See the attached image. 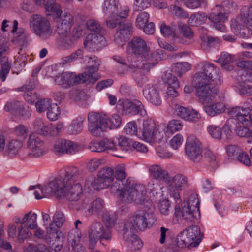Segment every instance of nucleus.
I'll list each match as a JSON object with an SVG mask.
<instances>
[{"label": "nucleus", "mask_w": 252, "mask_h": 252, "mask_svg": "<svg viewBox=\"0 0 252 252\" xmlns=\"http://www.w3.org/2000/svg\"><path fill=\"white\" fill-rule=\"evenodd\" d=\"M149 172L151 176L154 179L163 181L165 184L170 176L166 170L163 169L160 165L158 164L151 166L149 168Z\"/></svg>", "instance_id": "nucleus-32"}, {"label": "nucleus", "mask_w": 252, "mask_h": 252, "mask_svg": "<svg viewBox=\"0 0 252 252\" xmlns=\"http://www.w3.org/2000/svg\"><path fill=\"white\" fill-rule=\"evenodd\" d=\"M78 145L72 141L66 139H58L56 141L54 151L57 154H74L79 151Z\"/></svg>", "instance_id": "nucleus-23"}, {"label": "nucleus", "mask_w": 252, "mask_h": 252, "mask_svg": "<svg viewBox=\"0 0 252 252\" xmlns=\"http://www.w3.org/2000/svg\"><path fill=\"white\" fill-rule=\"evenodd\" d=\"M45 6L46 11L50 12L48 13L49 15L54 14L59 16L62 13L60 6L56 3L54 0H48Z\"/></svg>", "instance_id": "nucleus-47"}, {"label": "nucleus", "mask_w": 252, "mask_h": 252, "mask_svg": "<svg viewBox=\"0 0 252 252\" xmlns=\"http://www.w3.org/2000/svg\"><path fill=\"white\" fill-rule=\"evenodd\" d=\"M84 118L82 117H77L73 119L67 127V132L72 135H77L80 133L83 128Z\"/></svg>", "instance_id": "nucleus-35"}, {"label": "nucleus", "mask_w": 252, "mask_h": 252, "mask_svg": "<svg viewBox=\"0 0 252 252\" xmlns=\"http://www.w3.org/2000/svg\"><path fill=\"white\" fill-rule=\"evenodd\" d=\"M24 252H50L48 248L42 244L36 245L30 244L24 250Z\"/></svg>", "instance_id": "nucleus-58"}, {"label": "nucleus", "mask_w": 252, "mask_h": 252, "mask_svg": "<svg viewBox=\"0 0 252 252\" xmlns=\"http://www.w3.org/2000/svg\"><path fill=\"white\" fill-rule=\"evenodd\" d=\"M103 9L106 14L117 13L119 9V3L116 0H105Z\"/></svg>", "instance_id": "nucleus-43"}, {"label": "nucleus", "mask_w": 252, "mask_h": 252, "mask_svg": "<svg viewBox=\"0 0 252 252\" xmlns=\"http://www.w3.org/2000/svg\"><path fill=\"white\" fill-rule=\"evenodd\" d=\"M22 145V143L20 140H11L7 144L5 152L8 156L13 157L18 153Z\"/></svg>", "instance_id": "nucleus-38"}, {"label": "nucleus", "mask_w": 252, "mask_h": 252, "mask_svg": "<svg viewBox=\"0 0 252 252\" xmlns=\"http://www.w3.org/2000/svg\"><path fill=\"white\" fill-rule=\"evenodd\" d=\"M203 234L197 225L188 227L177 236V245L181 248L197 247L203 238Z\"/></svg>", "instance_id": "nucleus-7"}, {"label": "nucleus", "mask_w": 252, "mask_h": 252, "mask_svg": "<svg viewBox=\"0 0 252 252\" xmlns=\"http://www.w3.org/2000/svg\"><path fill=\"white\" fill-rule=\"evenodd\" d=\"M196 89V95L199 101L202 103H208L212 100L218 93V89L216 87H211L210 82L203 81H194ZM212 85H214L213 83Z\"/></svg>", "instance_id": "nucleus-17"}, {"label": "nucleus", "mask_w": 252, "mask_h": 252, "mask_svg": "<svg viewBox=\"0 0 252 252\" xmlns=\"http://www.w3.org/2000/svg\"><path fill=\"white\" fill-rule=\"evenodd\" d=\"M203 109L208 116L214 117L223 113L225 110V105L221 102L208 103L203 106Z\"/></svg>", "instance_id": "nucleus-33"}, {"label": "nucleus", "mask_w": 252, "mask_h": 252, "mask_svg": "<svg viewBox=\"0 0 252 252\" xmlns=\"http://www.w3.org/2000/svg\"><path fill=\"white\" fill-rule=\"evenodd\" d=\"M250 28H252V0L250 6H243L241 10V14L235 19L231 20V29L235 34L241 33L242 30L248 31L250 33Z\"/></svg>", "instance_id": "nucleus-9"}, {"label": "nucleus", "mask_w": 252, "mask_h": 252, "mask_svg": "<svg viewBox=\"0 0 252 252\" xmlns=\"http://www.w3.org/2000/svg\"><path fill=\"white\" fill-rule=\"evenodd\" d=\"M117 106L121 107L123 113L126 115L135 116L139 114L144 117L147 115L144 105L137 99H120Z\"/></svg>", "instance_id": "nucleus-15"}, {"label": "nucleus", "mask_w": 252, "mask_h": 252, "mask_svg": "<svg viewBox=\"0 0 252 252\" xmlns=\"http://www.w3.org/2000/svg\"><path fill=\"white\" fill-rule=\"evenodd\" d=\"M77 168L68 167L61 170L59 176L45 185L50 195L53 194L57 198L63 197L65 183L70 182L76 178Z\"/></svg>", "instance_id": "nucleus-6"}, {"label": "nucleus", "mask_w": 252, "mask_h": 252, "mask_svg": "<svg viewBox=\"0 0 252 252\" xmlns=\"http://www.w3.org/2000/svg\"><path fill=\"white\" fill-rule=\"evenodd\" d=\"M228 12L220 9V12H212L209 16V19L214 24V27L222 32L225 31L226 28L224 23L228 20Z\"/></svg>", "instance_id": "nucleus-29"}, {"label": "nucleus", "mask_w": 252, "mask_h": 252, "mask_svg": "<svg viewBox=\"0 0 252 252\" xmlns=\"http://www.w3.org/2000/svg\"><path fill=\"white\" fill-rule=\"evenodd\" d=\"M142 62L138 63V66L133 68L131 71L132 78L137 84L140 86L148 81V77L144 74V71L140 68Z\"/></svg>", "instance_id": "nucleus-36"}, {"label": "nucleus", "mask_w": 252, "mask_h": 252, "mask_svg": "<svg viewBox=\"0 0 252 252\" xmlns=\"http://www.w3.org/2000/svg\"><path fill=\"white\" fill-rule=\"evenodd\" d=\"M34 84L30 82L28 85H23L20 88V91H25L24 97L26 101L33 104L37 99V95L33 90L34 88Z\"/></svg>", "instance_id": "nucleus-34"}, {"label": "nucleus", "mask_w": 252, "mask_h": 252, "mask_svg": "<svg viewBox=\"0 0 252 252\" xmlns=\"http://www.w3.org/2000/svg\"><path fill=\"white\" fill-rule=\"evenodd\" d=\"M226 152L228 156L232 159H236L241 163L246 165L250 166L251 161L248 154L241 150L237 145H230L226 148Z\"/></svg>", "instance_id": "nucleus-26"}, {"label": "nucleus", "mask_w": 252, "mask_h": 252, "mask_svg": "<svg viewBox=\"0 0 252 252\" xmlns=\"http://www.w3.org/2000/svg\"><path fill=\"white\" fill-rule=\"evenodd\" d=\"M24 109V108L23 107L22 103L15 100L8 101L4 107V110L5 111L12 113H19L22 115H23V111Z\"/></svg>", "instance_id": "nucleus-39"}, {"label": "nucleus", "mask_w": 252, "mask_h": 252, "mask_svg": "<svg viewBox=\"0 0 252 252\" xmlns=\"http://www.w3.org/2000/svg\"><path fill=\"white\" fill-rule=\"evenodd\" d=\"M144 98L152 104L158 106L162 103V100L158 89L153 84H147L143 89Z\"/></svg>", "instance_id": "nucleus-24"}, {"label": "nucleus", "mask_w": 252, "mask_h": 252, "mask_svg": "<svg viewBox=\"0 0 252 252\" xmlns=\"http://www.w3.org/2000/svg\"><path fill=\"white\" fill-rule=\"evenodd\" d=\"M89 238V248L94 250L98 240H109L111 238V232L107 229H105L102 223L95 221L93 222L88 230Z\"/></svg>", "instance_id": "nucleus-14"}, {"label": "nucleus", "mask_w": 252, "mask_h": 252, "mask_svg": "<svg viewBox=\"0 0 252 252\" xmlns=\"http://www.w3.org/2000/svg\"><path fill=\"white\" fill-rule=\"evenodd\" d=\"M30 26L34 33L42 40L53 35V29L50 21L39 14H33L30 18Z\"/></svg>", "instance_id": "nucleus-10"}, {"label": "nucleus", "mask_w": 252, "mask_h": 252, "mask_svg": "<svg viewBox=\"0 0 252 252\" xmlns=\"http://www.w3.org/2000/svg\"><path fill=\"white\" fill-rule=\"evenodd\" d=\"M103 142L102 140L100 141H92L89 145V149L94 152H105V149Z\"/></svg>", "instance_id": "nucleus-63"}, {"label": "nucleus", "mask_w": 252, "mask_h": 252, "mask_svg": "<svg viewBox=\"0 0 252 252\" xmlns=\"http://www.w3.org/2000/svg\"><path fill=\"white\" fill-rule=\"evenodd\" d=\"M220 40L218 37H208L206 40L201 43L202 48L204 50H208L212 48H218L220 44Z\"/></svg>", "instance_id": "nucleus-48"}, {"label": "nucleus", "mask_w": 252, "mask_h": 252, "mask_svg": "<svg viewBox=\"0 0 252 252\" xmlns=\"http://www.w3.org/2000/svg\"><path fill=\"white\" fill-rule=\"evenodd\" d=\"M30 190H35L34 195L36 199L39 200L48 197L50 194L45 186L41 187L40 185L36 186H30Z\"/></svg>", "instance_id": "nucleus-45"}, {"label": "nucleus", "mask_w": 252, "mask_h": 252, "mask_svg": "<svg viewBox=\"0 0 252 252\" xmlns=\"http://www.w3.org/2000/svg\"><path fill=\"white\" fill-rule=\"evenodd\" d=\"M102 220L107 227L112 228L116 224L117 217L114 213L106 211L102 214Z\"/></svg>", "instance_id": "nucleus-44"}, {"label": "nucleus", "mask_w": 252, "mask_h": 252, "mask_svg": "<svg viewBox=\"0 0 252 252\" xmlns=\"http://www.w3.org/2000/svg\"><path fill=\"white\" fill-rule=\"evenodd\" d=\"M81 235L78 232L69 233L68 241L75 252H84L85 248L80 243Z\"/></svg>", "instance_id": "nucleus-37"}, {"label": "nucleus", "mask_w": 252, "mask_h": 252, "mask_svg": "<svg viewBox=\"0 0 252 252\" xmlns=\"http://www.w3.org/2000/svg\"><path fill=\"white\" fill-rule=\"evenodd\" d=\"M252 103V99L249 98L247 100V105L246 107L236 106L231 108L229 114L234 117H236L238 121L243 125L248 126L247 118L248 114L251 112L250 104Z\"/></svg>", "instance_id": "nucleus-27"}, {"label": "nucleus", "mask_w": 252, "mask_h": 252, "mask_svg": "<svg viewBox=\"0 0 252 252\" xmlns=\"http://www.w3.org/2000/svg\"><path fill=\"white\" fill-rule=\"evenodd\" d=\"M169 10L174 16L181 18H187L189 17L188 13L181 7L176 5H171Z\"/></svg>", "instance_id": "nucleus-56"}, {"label": "nucleus", "mask_w": 252, "mask_h": 252, "mask_svg": "<svg viewBox=\"0 0 252 252\" xmlns=\"http://www.w3.org/2000/svg\"><path fill=\"white\" fill-rule=\"evenodd\" d=\"M102 141L104 143L103 147H104L105 151H114L117 149V145L115 139L105 138L102 139Z\"/></svg>", "instance_id": "nucleus-64"}, {"label": "nucleus", "mask_w": 252, "mask_h": 252, "mask_svg": "<svg viewBox=\"0 0 252 252\" xmlns=\"http://www.w3.org/2000/svg\"><path fill=\"white\" fill-rule=\"evenodd\" d=\"M235 90L241 95H252V86L244 82L236 83L234 85Z\"/></svg>", "instance_id": "nucleus-40"}, {"label": "nucleus", "mask_w": 252, "mask_h": 252, "mask_svg": "<svg viewBox=\"0 0 252 252\" xmlns=\"http://www.w3.org/2000/svg\"><path fill=\"white\" fill-rule=\"evenodd\" d=\"M186 7L190 9H195L199 7L207 6V0H182Z\"/></svg>", "instance_id": "nucleus-46"}, {"label": "nucleus", "mask_w": 252, "mask_h": 252, "mask_svg": "<svg viewBox=\"0 0 252 252\" xmlns=\"http://www.w3.org/2000/svg\"><path fill=\"white\" fill-rule=\"evenodd\" d=\"M162 79L168 86L174 85V87H179V82L177 78L171 73L166 72L162 76Z\"/></svg>", "instance_id": "nucleus-57"}, {"label": "nucleus", "mask_w": 252, "mask_h": 252, "mask_svg": "<svg viewBox=\"0 0 252 252\" xmlns=\"http://www.w3.org/2000/svg\"><path fill=\"white\" fill-rule=\"evenodd\" d=\"M88 130L94 136H100L108 128V117L106 115L91 112L88 116Z\"/></svg>", "instance_id": "nucleus-13"}, {"label": "nucleus", "mask_w": 252, "mask_h": 252, "mask_svg": "<svg viewBox=\"0 0 252 252\" xmlns=\"http://www.w3.org/2000/svg\"><path fill=\"white\" fill-rule=\"evenodd\" d=\"M207 19V16L205 13H195L191 15L190 20L195 25H201Z\"/></svg>", "instance_id": "nucleus-60"}, {"label": "nucleus", "mask_w": 252, "mask_h": 252, "mask_svg": "<svg viewBox=\"0 0 252 252\" xmlns=\"http://www.w3.org/2000/svg\"><path fill=\"white\" fill-rule=\"evenodd\" d=\"M114 179V171L110 167L101 169L98 172V178L91 183L94 189L99 190L109 186L110 183Z\"/></svg>", "instance_id": "nucleus-20"}, {"label": "nucleus", "mask_w": 252, "mask_h": 252, "mask_svg": "<svg viewBox=\"0 0 252 252\" xmlns=\"http://www.w3.org/2000/svg\"><path fill=\"white\" fill-rule=\"evenodd\" d=\"M110 15L105 22L106 25L110 28H114L120 25V26L114 35V42L119 45H123L132 33V25L131 23L121 24V19L117 15V13Z\"/></svg>", "instance_id": "nucleus-8"}, {"label": "nucleus", "mask_w": 252, "mask_h": 252, "mask_svg": "<svg viewBox=\"0 0 252 252\" xmlns=\"http://www.w3.org/2000/svg\"><path fill=\"white\" fill-rule=\"evenodd\" d=\"M27 146L29 150L28 155L30 158H39L45 154L44 142L36 133H32L30 134Z\"/></svg>", "instance_id": "nucleus-19"}, {"label": "nucleus", "mask_w": 252, "mask_h": 252, "mask_svg": "<svg viewBox=\"0 0 252 252\" xmlns=\"http://www.w3.org/2000/svg\"><path fill=\"white\" fill-rule=\"evenodd\" d=\"M188 183L187 177L183 174H177L172 178L169 176L166 184L168 187L169 195L176 202H181L180 192L186 189Z\"/></svg>", "instance_id": "nucleus-12"}, {"label": "nucleus", "mask_w": 252, "mask_h": 252, "mask_svg": "<svg viewBox=\"0 0 252 252\" xmlns=\"http://www.w3.org/2000/svg\"><path fill=\"white\" fill-rule=\"evenodd\" d=\"M183 127V125L180 121L172 120L169 122L167 126V132L173 134L174 132L180 130Z\"/></svg>", "instance_id": "nucleus-54"}, {"label": "nucleus", "mask_w": 252, "mask_h": 252, "mask_svg": "<svg viewBox=\"0 0 252 252\" xmlns=\"http://www.w3.org/2000/svg\"><path fill=\"white\" fill-rule=\"evenodd\" d=\"M156 124L154 122L148 119L143 122L141 127L139 128L138 138L150 143H153L155 140Z\"/></svg>", "instance_id": "nucleus-22"}, {"label": "nucleus", "mask_w": 252, "mask_h": 252, "mask_svg": "<svg viewBox=\"0 0 252 252\" xmlns=\"http://www.w3.org/2000/svg\"><path fill=\"white\" fill-rule=\"evenodd\" d=\"M33 128L39 134L44 136L48 135L49 133L50 127L49 126L44 124L41 119H36L33 123Z\"/></svg>", "instance_id": "nucleus-41"}, {"label": "nucleus", "mask_w": 252, "mask_h": 252, "mask_svg": "<svg viewBox=\"0 0 252 252\" xmlns=\"http://www.w3.org/2000/svg\"><path fill=\"white\" fill-rule=\"evenodd\" d=\"M88 63L90 65L83 73L76 75L74 73L63 72L56 76L55 83L64 88H69L74 85L83 83L94 84L98 79L97 71L100 60L97 57L91 56L89 57Z\"/></svg>", "instance_id": "nucleus-1"}, {"label": "nucleus", "mask_w": 252, "mask_h": 252, "mask_svg": "<svg viewBox=\"0 0 252 252\" xmlns=\"http://www.w3.org/2000/svg\"><path fill=\"white\" fill-rule=\"evenodd\" d=\"M247 126L246 125L237 126L235 129V131L238 136L248 138V143H252V130L249 129Z\"/></svg>", "instance_id": "nucleus-42"}, {"label": "nucleus", "mask_w": 252, "mask_h": 252, "mask_svg": "<svg viewBox=\"0 0 252 252\" xmlns=\"http://www.w3.org/2000/svg\"><path fill=\"white\" fill-rule=\"evenodd\" d=\"M135 229L133 226L129 222L124 225L123 236L126 241L129 242L128 247L132 251H137L143 246V243L139 237L134 234Z\"/></svg>", "instance_id": "nucleus-21"}, {"label": "nucleus", "mask_w": 252, "mask_h": 252, "mask_svg": "<svg viewBox=\"0 0 252 252\" xmlns=\"http://www.w3.org/2000/svg\"><path fill=\"white\" fill-rule=\"evenodd\" d=\"M8 235L11 238H17L18 241L22 242L24 239L31 237L32 233L29 228L25 225L16 226L15 224L9 225Z\"/></svg>", "instance_id": "nucleus-28"}, {"label": "nucleus", "mask_w": 252, "mask_h": 252, "mask_svg": "<svg viewBox=\"0 0 252 252\" xmlns=\"http://www.w3.org/2000/svg\"><path fill=\"white\" fill-rule=\"evenodd\" d=\"M237 4L230 0H226L222 2L221 6L217 5L216 9H221L224 12H230L236 9Z\"/></svg>", "instance_id": "nucleus-55"}, {"label": "nucleus", "mask_w": 252, "mask_h": 252, "mask_svg": "<svg viewBox=\"0 0 252 252\" xmlns=\"http://www.w3.org/2000/svg\"><path fill=\"white\" fill-rule=\"evenodd\" d=\"M149 18L150 15L147 12H142L140 13L136 19V26L139 29L144 27L145 25L148 23Z\"/></svg>", "instance_id": "nucleus-52"}, {"label": "nucleus", "mask_w": 252, "mask_h": 252, "mask_svg": "<svg viewBox=\"0 0 252 252\" xmlns=\"http://www.w3.org/2000/svg\"><path fill=\"white\" fill-rule=\"evenodd\" d=\"M185 153L188 158L195 163L202 158L201 143L194 135L189 136L186 140Z\"/></svg>", "instance_id": "nucleus-16"}, {"label": "nucleus", "mask_w": 252, "mask_h": 252, "mask_svg": "<svg viewBox=\"0 0 252 252\" xmlns=\"http://www.w3.org/2000/svg\"><path fill=\"white\" fill-rule=\"evenodd\" d=\"M207 130L210 135L215 139H220L222 134L221 128L216 125H210L207 127Z\"/></svg>", "instance_id": "nucleus-62"}, {"label": "nucleus", "mask_w": 252, "mask_h": 252, "mask_svg": "<svg viewBox=\"0 0 252 252\" xmlns=\"http://www.w3.org/2000/svg\"><path fill=\"white\" fill-rule=\"evenodd\" d=\"M10 67L11 65L10 63H9L8 60L4 58V59L1 61V63H0V80H1L2 82L5 80L9 72Z\"/></svg>", "instance_id": "nucleus-49"}, {"label": "nucleus", "mask_w": 252, "mask_h": 252, "mask_svg": "<svg viewBox=\"0 0 252 252\" xmlns=\"http://www.w3.org/2000/svg\"><path fill=\"white\" fill-rule=\"evenodd\" d=\"M108 128L110 129L119 128L122 123V118L118 114H114L111 117L108 119Z\"/></svg>", "instance_id": "nucleus-53"}, {"label": "nucleus", "mask_w": 252, "mask_h": 252, "mask_svg": "<svg viewBox=\"0 0 252 252\" xmlns=\"http://www.w3.org/2000/svg\"><path fill=\"white\" fill-rule=\"evenodd\" d=\"M106 41L104 37L99 33L89 34L86 37L84 45L88 50L94 52L105 46Z\"/></svg>", "instance_id": "nucleus-25"}, {"label": "nucleus", "mask_w": 252, "mask_h": 252, "mask_svg": "<svg viewBox=\"0 0 252 252\" xmlns=\"http://www.w3.org/2000/svg\"><path fill=\"white\" fill-rule=\"evenodd\" d=\"M53 104L51 99H40L35 103V107L38 112L42 113L47 111Z\"/></svg>", "instance_id": "nucleus-50"}, {"label": "nucleus", "mask_w": 252, "mask_h": 252, "mask_svg": "<svg viewBox=\"0 0 252 252\" xmlns=\"http://www.w3.org/2000/svg\"><path fill=\"white\" fill-rule=\"evenodd\" d=\"M89 200L85 199L83 204V207L86 210L85 211V213L87 216H90L93 213L99 214L101 212H104L105 210V203L104 201L98 198L94 200L91 202V206L87 208V205L88 204Z\"/></svg>", "instance_id": "nucleus-30"}, {"label": "nucleus", "mask_w": 252, "mask_h": 252, "mask_svg": "<svg viewBox=\"0 0 252 252\" xmlns=\"http://www.w3.org/2000/svg\"><path fill=\"white\" fill-rule=\"evenodd\" d=\"M60 114L59 106L56 103H53L47 110V117L48 119L54 121L58 119Z\"/></svg>", "instance_id": "nucleus-51"}, {"label": "nucleus", "mask_w": 252, "mask_h": 252, "mask_svg": "<svg viewBox=\"0 0 252 252\" xmlns=\"http://www.w3.org/2000/svg\"><path fill=\"white\" fill-rule=\"evenodd\" d=\"M124 131L126 134L135 135L138 137L139 131L136 123L135 121L129 122L125 126Z\"/></svg>", "instance_id": "nucleus-59"}, {"label": "nucleus", "mask_w": 252, "mask_h": 252, "mask_svg": "<svg viewBox=\"0 0 252 252\" xmlns=\"http://www.w3.org/2000/svg\"><path fill=\"white\" fill-rule=\"evenodd\" d=\"M201 71L195 74L194 81H206L213 82V84L218 85L222 82L221 73L219 68L211 63H201Z\"/></svg>", "instance_id": "nucleus-11"}, {"label": "nucleus", "mask_w": 252, "mask_h": 252, "mask_svg": "<svg viewBox=\"0 0 252 252\" xmlns=\"http://www.w3.org/2000/svg\"><path fill=\"white\" fill-rule=\"evenodd\" d=\"M200 200L198 195L192 194L188 200L176 205L173 219L177 222L179 219L188 223L195 222L200 217Z\"/></svg>", "instance_id": "nucleus-5"}, {"label": "nucleus", "mask_w": 252, "mask_h": 252, "mask_svg": "<svg viewBox=\"0 0 252 252\" xmlns=\"http://www.w3.org/2000/svg\"><path fill=\"white\" fill-rule=\"evenodd\" d=\"M79 177V170L77 168L76 178L70 182L65 183L63 197L70 201H77L83 195L82 187L80 183L76 182Z\"/></svg>", "instance_id": "nucleus-18"}, {"label": "nucleus", "mask_w": 252, "mask_h": 252, "mask_svg": "<svg viewBox=\"0 0 252 252\" xmlns=\"http://www.w3.org/2000/svg\"><path fill=\"white\" fill-rule=\"evenodd\" d=\"M126 51L141 59L144 69L149 70L163 58L162 51L157 50L151 52L147 42L140 36H134L127 43Z\"/></svg>", "instance_id": "nucleus-2"}, {"label": "nucleus", "mask_w": 252, "mask_h": 252, "mask_svg": "<svg viewBox=\"0 0 252 252\" xmlns=\"http://www.w3.org/2000/svg\"><path fill=\"white\" fill-rule=\"evenodd\" d=\"M15 38V41L20 46L23 47L28 44V39H27V33L25 32L23 30H20L19 33H16Z\"/></svg>", "instance_id": "nucleus-61"}, {"label": "nucleus", "mask_w": 252, "mask_h": 252, "mask_svg": "<svg viewBox=\"0 0 252 252\" xmlns=\"http://www.w3.org/2000/svg\"><path fill=\"white\" fill-rule=\"evenodd\" d=\"M138 190L140 193L133 196V200L130 203L134 202L136 204L143 206V209L136 211L131 218V220L134 226L135 225L138 228L144 231L147 228L151 227L155 222L153 215V204L148 196L146 195V189L139 186Z\"/></svg>", "instance_id": "nucleus-3"}, {"label": "nucleus", "mask_w": 252, "mask_h": 252, "mask_svg": "<svg viewBox=\"0 0 252 252\" xmlns=\"http://www.w3.org/2000/svg\"><path fill=\"white\" fill-rule=\"evenodd\" d=\"M176 112L178 116L186 121L196 122L200 118L199 113L191 108L180 106L177 108Z\"/></svg>", "instance_id": "nucleus-31"}, {"label": "nucleus", "mask_w": 252, "mask_h": 252, "mask_svg": "<svg viewBox=\"0 0 252 252\" xmlns=\"http://www.w3.org/2000/svg\"><path fill=\"white\" fill-rule=\"evenodd\" d=\"M126 177L124 169L120 168L116 169L115 181L111 186V191L121 202L129 204L133 200V196L140 193L138 190L139 186L146 188L143 185L135 184L129 179L126 180Z\"/></svg>", "instance_id": "nucleus-4"}]
</instances>
